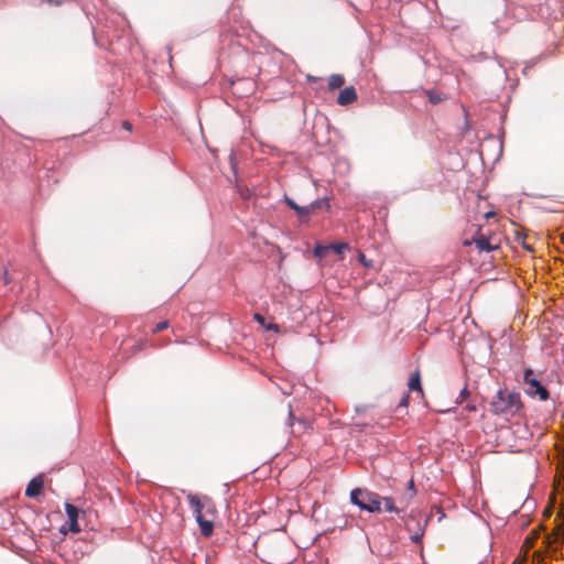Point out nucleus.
<instances>
[{
	"label": "nucleus",
	"mask_w": 564,
	"mask_h": 564,
	"mask_svg": "<svg viewBox=\"0 0 564 564\" xmlns=\"http://www.w3.org/2000/svg\"><path fill=\"white\" fill-rule=\"evenodd\" d=\"M523 382L525 384V392L528 395L532 398L538 397L541 401H546L549 399V391L541 384L532 369H525Z\"/></svg>",
	"instance_id": "20e7f679"
},
{
	"label": "nucleus",
	"mask_w": 564,
	"mask_h": 564,
	"mask_svg": "<svg viewBox=\"0 0 564 564\" xmlns=\"http://www.w3.org/2000/svg\"><path fill=\"white\" fill-rule=\"evenodd\" d=\"M4 283H8L7 272L4 273Z\"/></svg>",
	"instance_id": "2f4dec72"
},
{
	"label": "nucleus",
	"mask_w": 564,
	"mask_h": 564,
	"mask_svg": "<svg viewBox=\"0 0 564 564\" xmlns=\"http://www.w3.org/2000/svg\"><path fill=\"white\" fill-rule=\"evenodd\" d=\"M422 535L423 534H415L411 539H412L413 542L419 543L421 541V539H422Z\"/></svg>",
	"instance_id": "c85d7f7f"
},
{
	"label": "nucleus",
	"mask_w": 564,
	"mask_h": 564,
	"mask_svg": "<svg viewBox=\"0 0 564 564\" xmlns=\"http://www.w3.org/2000/svg\"><path fill=\"white\" fill-rule=\"evenodd\" d=\"M327 251H329V247L328 246H316L315 249H314V256L315 257H318V258H323Z\"/></svg>",
	"instance_id": "f3484780"
},
{
	"label": "nucleus",
	"mask_w": 564,
	"mask_h": 564,
	"mask_svg": "<svg viewBox=\"0 0 564 564\" xmlns=\"http://www.w3.org/2000/svg\"><path fill=\"white\" fill-rule=\"evenodd\" d=\"M534 560L536 561V564H547L544 562L543 560V555L541 552H535L534 553Z\"/></svg>",
	"instance_id": "4be33fe9"
},
{
	"label": "nucleus",
	"mask_w": 564,
	"mask_h": 564,
	"mask_svg": "<svg viewBox=\"0 0 564 564\" xmlns=\"http://www.w3.org/2000/svg\"><path fill=\"white\" fill-rule=\"evenodd\" d=\"M465 409H466L467 411H469V412H475V411H477V405H476L475 403L470 402V403H468V404L465 406Z\"/></svg>",
	"instance_id": "a878e982"
},
{
	"label": "nucleus",
	"mask_w": 564,
	"mask_h": 564,
	"mask_svg": "<svg viewBox=\"0 0 564 564\" xmlns=\"http://www.w3.org/2000/svg\"><path fill=\"white\" fill-rule=\"evenodd\" d=\"M494 216H495V213H492V212H489V213L486 214V218H490V217H494Z\"/></svg>",
	"instance_id": "c756f323"
},
{
	"label": "nucleus",
	"mask_w": 564,
	"mask_h": 564,
	"mask_svg": "<svg viewBox=\"0 0 564 564\" xmlns=\"http://www.w3.org/2000/svg\"><path fill=\"white\" fill-rule=\"evenodd\" d=\"M145 346V343L144 341H139L138 344H135L132 348V351L133 352H138L140 350H142Z\"/></svg>",
	"instance_id": "5701e85b"
},
{
	"label": "nucleus",
	"mask_w": 564,
	"mask_h": 564,
	"mask_svg": "<svg viewBox=\"0 0 564 564\" xmlns=\"http://www.w3.org/2000/svg\"><path fill=\"white\" fill-rule=\"evenodd\" d=\"M564 540V520L557 523L552 533L544 536V544L549 550L555 552L557 550L556 544H561Z\"/></svg>",
	"instance_id": "0eeeda50"
},
{
	"label": "nucleus",
	"mask_w": 564,
	"mask_h": 564,
	"mask_svg": "<svg viewBox=\"0 0 564 564\" xmlns=\"http://www.w3.org/2000/svg\"><path fill=\"white\" fill-rule=\"evenodd\" d=\"M329 250H333L337 254H341L345 250H347L349 247L347 243H330L328 245Z\"/></svg>",
	"instance_id": "dca6fc26"
},
{
	"label": "nucleus",
	"mask_w": 564,
	"mask_h": 564,
	"mask_svg": "<svg viewBox=\"0 0 564 564\" xmlns=\"http://www.w3.org/2000/svg\"><path fill=\"white\" fill-rule=\"evenodd\" d=\"M253 317H254V319H256L258 323H260L261 325H264V317H263L261 314L257 313V314H254V316H253Z\"/></svg>",
	"instance_id": "bb28decb"
},
{
	"label": "nucleus",
	"mask_w": 564,
	"mask_h": 564,
	"mask_svg": "<svg viewBox=\"0 0 564 564\" xmlns=\"http://www.w3.org/2000/svg\"><path fill=\"white\" fill-rule=\"evenodd\" d=\"M426 96L429 97V100L436 105L443 100L442 94L435 91V90H426Z\"/></svg>",
	"instance_id": "2eb2a0df"
},
{
	"label": "nucleus",
	"mask_w": 564,
	"mask_h": 564,
	"mask_svg": "<svg viewBox=\"0 0 564 564\" xmlns=\"http://www.w3.org/2000/svg\"><path fill=\"white\" fill-rule=\"evenodd\" d=\"M525 240V236L524 235H521V234H517V241L521 242V245L528 249V250H532V248L530 246L527 245V242L524 241Z\"/></svg>",
	"instance_id": "412c9836"
},
{
	"label": "nucleus",
	"mask_w": 564,
	"mask_h": 564,
	"mask_svg": "<svg viewBox=\"0 0 564 564\" xmlns=\"http://www.w3.org/2000/svg\"><path fill=\"white\" fill-rule=\"evenodd\" d=\"M469 397V390L467 386L460 391L459 397L457 399V403H463Z\"/></svg>",
	"instance_id": "aec40b11"
},
{
	"label": "nucleus",
	"mask_w": 564,
	"mask_h": 564,
	"mask_svg": "<svg viewBox=\"0 0 564 564\" xmlns=\"http://www.w3.org/2000/svg\"><path fill=\"white\" fill-rule=\"evenodd\" d=\"M285 203L288 204V206L290 208L295 210L300 216L313 215L317 209L322 208L323 206H325L327 208L329 207L327 199H317L307 206H300L293 199L286 197Z\"/></svg>",
	"instance_id": "39448f33"
},
{
	"label": "nucleus",
	"mask_w": 564,
	"mask_h": 564,
	"mask_svg": "<svg viewBox=\"0 0 564 564\" xmlns=\"http://www.w3.org/2000/svg\"><path fill=\"white\" fill-rule=\"evenodd\" d=\"M538 538V533H534L532 536H528L525 540H524V543H523V547L528 551L529 549H531L534 544V541L535 539Z\"/></svg>",
	"instance_id": "a211bd4d"
},
{
	"label": "nucleus",
	"mask_w": 564,
	"mask_h": 564,
	"mask_svg": "<svg viewBox=\"0 0 564 564\" xmlns=\"http://www.w3.org/2000/svg\"><path fill=\"white\" fill-rule=\"evenodd\" d=\"M359 261L365 265V267H370L371 265V262L368 261L366 259V256L364 253H359Z\"/></svg>",
	"instance_id": "b1692460"
},
{
	"label": "nucleus",
	"mask_w": 564,
	"mask_h": 564,
	"mask_svg": "<svg viewBox=\"0 0 564 564\" xmlns=\"http://www.w3.org/2000/svg\"><path fill=\"white\" fill-rule=\"evenodd\" d=\"M408 388L410 391H417L423 394V389L421 386V372L419 369H416L409 379Z\"/></svg>",
	"instance_id": "f8f14e48"
},
{
	"label": "nucleus",
	"mask_w": 564,
	"mask_h": 564,
	"mask_svg": "<svg viewBox=\"0 0 564 564\" xmlns=\"http://www.w3.org/2000/svg\"><path fill=\"white\" fill-rule=\"evenodd\" d=\"M490 406L491 411L497 415L513 416L522 408L521 397L518 392L499 390L494 397Z\"/></svg>",
	"instance_id": "f03ea898"
},
{
	"label": "nucleus",
	"mask_w": 564,
	"mask_h": 564,
	"mask_svg": "<svg viewBox=\"0 0 564 564\" xmlns=\"http://www.w3.org/2000/svg\"><path fill=\"white\" fill-rule=\"evenodd\" d=\"M383 503L384 510L388 512L400 513L401 510L394 505V501L390 497H381V505Z\"/></svg>",
	"instance_id": "4468645a"
},
{
	"label": "nucleus",
	"mask_w": 564,
	"mask_h": 564,
	"mask_svg": "<svg viewBox=\"0 0 564 564\" xmlns=\"http://www.w3.org/2000/svg\"><path fill=\"white\" fill-rule=\"evenodd\" d=\"M44 486V476L37 475L30 480L25 489V496L29 498H36L41 495Z\"/></svg>",
	"instance_id": "6e6552de"
},
{
	"label": "nucleus",
	"mask_w": 564,
	"mask_h": 564,
	"mask_svg": "<svg viewBox=\"0 0 564 564\" xmlns=\"http://www.w3.org/2000/svg\"><path fill=\"white\" fill-rule=\"evenodd\" d=\"M122 127L123 129L128 130V131H131L132 130V126L129 121H123L122 122Z\"/></svg>",
	"instance_id": "cd10ccee"
},
{
	"label": "nucleus",
	"mask_w": 564,
	"mask_h": 564,
	"mask_svg": "<svg viewBox=\"0 0 564 564\" xmlns=\"http://www.w3.org/2000/svg\"><path fill=\"white\" fill-rule=\"evenodd\" d=\"M351 503L368 512H380L381 496L367 489L355 488L350 491Z\"/></svg>",
	"instance_id": "7ed1b4c3"
},
{
	"label": "nucleus",
	"mask_w": 564,
	"mask_h": 564,
	"mask_svg": "<svg viewBox=\"0 0 564 564\" xmlns=\"http://www.w3.org/2000/svg\"><path fill=\"white\" fill-rule=\"evenodd\" d=\"M187 500L193 509L195 519L199 525L200 533L205 538L212 535L214 530V520L206 518L207 514L214 513V506L212 499L207 496L203 498L194 494L187 495Z\"/></svg>",
	"instance_id": "f257e3e1"
},
{
	"label": "nucleus",
	"mask_w": 564,
	"mask_h": 564,
	"mask_svg": "<svg viewBox=\"0 0 564 564\" xmlns=\"http://www.w3.org/2000/svg\"><path fill=\"white\" fill-rule=\"evenodd\" d=\"M289 425L294 436H301L312 430V422L306 417H295L292 410H289Z\"/></svg>",
	"instance_id": "423d86ee"
},
{
	"label": "nucleus",
	"mask_w": 564,
	"mask_h": 564,
	"mask_svg": "<svg viewBox=\"0 0 564 564\" xmlns=\"http://www.w3.org/2000/svg\"><path fill=\"white\" fill-rule=\"evenodd\" d=\"M169 327V322L163 321L155 325V327L152 329L153 334L160 333Z\"/></svg>",
	"instance_id": "6ab92c4d"
},
{
	"label": "nucleus",
	"mask_w": 564,
	"mask_h": 564,
	"mask_svg": "<svg viewBox=\"0 0 564 564\" xmlns=\"http://www.w3.org/2000/svg\"><path fill=\"white\" fill-rule=\"evenodd\" d=\"M345 84V78L343 75L333 74L328 79V88L330 90L340 88Z\"/></svg>",
	"instance_id": "ddd939ff"
},
{
	"label": "nucleus",
	"mask_w": 564,
	"mask_h": 564,
	"mask_svg": "<svg viewBox=\"0 0 564 564\" xmlns=\"http://www.w3.org/2000/svg\"><path fill=\"white\" fill-rule=\"evenodd\" d=\"M409 399H410L409 394H404L399 402V406H408Z\"/></svg>",
	"instance_id": "393cba45"
},
{
	"label": "nucleus",
	"mask_w": 564,
	"mask_h": 564,
	"mask_svg": "<svg viewBox=\"0 0 564 564\" xmlns=\"http://www.w3.org/2000/svg\"><path fill=\"white\" fill-rule=\"evenodd\" d=\"M356 100H357V93L352 86L344 88L337 97V104L340 106L350 105Z\"/></svg>",
	"instance_id": "9b49d317"
},
{
	"label": "nucleus",
	"mask_w": 564,
	"mask_h": 564,
	"mask_svg": "<svg viewBox=\"0 0 564 564\" xmlns=\"http://www.w3.org/2000/svg\"><path fill=\"white\" fill-rule=\"evenodd\" d=\"M65 511L68 517L69 530L73 533L80 532L82 529L78 523V514H79L78 508L72 503H65Z\"/></svg>",
	"instance_id": "1a4fd4ad"
},
{
	"label": "nucleus",
	"mask_w": 564,
	"mask_h": 564,
	"mask_svg": "<svg viewBox=\"0 0 564 564\" xmlns=\"http://www.w3.org/2000/svg\"><path fill=\"white\" fill-rule=\"evenodd\" d=\"M413 486H414L413 480H411V481L409 482V488L413 489Z\"/></svg>",
	"instance_id": "7c9ffc66"
},
{
	"label": "nucleus",
	"mask_w": 564,
	"mask_h": 564,
	"mask_svg": "<svg viewBox=\"0 0 564 564\" xmlns=\"http://www.w3.org/2000/svg\"><path fill=\"white\" fill-rule=\"evenodd\" d=\"M473 241L476 245V248L481 252H490L499 248L497 242H494L490 237H486L484 235H478L474 237Z\"/></svg>",
	"instance_id": "9d476101"
}]
</instances>
